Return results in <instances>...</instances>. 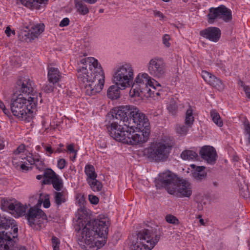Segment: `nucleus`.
Segmentation results:
<instances>
[{"instance_id": "obj_1", "label": "nucleus", "mask_w": 250, "mask_h": 250, "mask_svg": "<svg viewBox=\"0 0 250 250\" xmlns=\"http://www.w3.org/2000/svg\"><path fill=\"white\" fill-rule=\"evenodd\" d=\"M77 69L79 82L84 87L85 93L89 96L100 92L104 83V74L98 61L89 57L82 59Z\"/></svg>"}, {"instance_id": "obj_2", "label": "nucleus", "mask_w": 250, "mask_h": 250, "mask_svg": "<svg viewBox=\"0 0 250 250\" xmlns=\"http://www.w3.org/2000/svg\"><path fill=\"white\" fill-rule=\"evenodd\" d=\"M129 122L133 126L132 132L137 145L146 142L150 134V124L145 114L134 106Z\"/></svg>"}, {"instance_id": "obj_3", "label": "nucleus", "mask_w": 250, "mask_h": 250, "mask_svg": "<svg viewBox=\"0 0 250 250\" xmlns=\"http://www.w3.org/2000/svg\"><path fill=\"white\" fill-rule=\"evenodd\" d=\"M86 210L84 208H81L78 210V216L77 225L75 227L76 231L77 240L83 249L85 250H97L104 246L106 241L105 239L95 241L98 237L96 233L94 231H89V233L81 231V223L83 219V214H85Z\"/></svg>"}, {"instance_id": "obj_4", "label": "nucleus", "mask_w": 250, "mask_h": 250, "mask_svg": "<svg viewBox=\"0 0 250 250\" xmlns=\"http://www.w3.org/2000/svg\"><path fill=\"white\" fill-rule=\"evenodd\" d=\"M161 234L156 228L139 231L131 240L130 247L133 250H151L160 240Z\"/></svg>"}, {"instance_id": "obj_5", "label": "nucleus", "mask_w": 250, "mask_h": 250, "mask_svg": "<svg viewBox=\"0 0 250 250\" xmlns=\"http://www.w3.org/2000/svg\"><path fill=\"white\" fill-rule=\"evenodd\" d=\"M129 94L133 97H150L152 94H154V91L152 93L150 87L153 89H156V86L161 87L160 83L152 79L148 74L146 73H140L133 80L131 86Z\"/></svg>"}, {"instance_id": "obj_6", "label": "nucleus", "mask_w": 250, "mask_h": 250, "mask_svg": "<svg viewBox=\"0 0 250 250\" xmlns=\"http://www.w3.org/2000/svg\"><path fill=\"white\" fill-rule=\"evenodd\" d=\"M38 100L35 97L29 96L27 99L23 94H19L16 99L11 101V110L14 116L24 120L32 117L33 109L37 106Z\"/></svg>"}, {"instance_id": "obj_7", "label": "nucleus", "mask_w": 250, "mask_h": 250, "mask_svg": "<svg viewBox=\"0 0 250 250\" xmlns=\"http://www.w3.org/2000/svg\"><path fill=\"white\" fill-rule=\"evenodd\" d=\"M124 125L125 127L119 125L118 121H113L110 125H106V128L110 136L117 141L131 145H137L132 132L133 126L130 122L124 124Z\"/></svg>"}, {"instance_id": "obj_8", "label": "nucleus", "mask_w": 250, "mask_h": 250, "mask_svg": "<svg viewBox=\"0 0 250 250\" xmlns=\"http://www.w3.org/2000/svg\"><path fill=\"white\" fill-rule=\"evenodd\" d=\"M134 76L132 65L130 63L124 62L117 65L114 69L113 81L115 84L125 89L131 86Z\"/></svg>"}, {"instance_id": "obj_9", "label": "nucleus", "mask_w": 250, "mask_h": 250, "mask_svg": "<svg viewBox=\"0 0 250 250\" xmlns=\"http://www.w3.org/2000/svg\"><path fill=\"white\" fill-rule=\"evenodd\" d=\"M109 225V219L104 215H100L99 219L86 223L82 229H81V231L87 233L94 231L96 233L97 236L105 238L107 235ZM83 226V224H82L81 227Z\"/></svg>"}, {"instance_id": "obj_10", "label": "nucleus", "mask_w": 250, "mask_h": 250, "mask_svg": "<svg viewBox=\"0 0 250 250\" xmlns=\"http://www.w3.org/2000/svg\"><path fill=\"white\" fill-rule=\"evenodd\" d=\"M171 147L163 142H155L151 144L147 150L148 158L155 161H164L168 156Z\"/></svg>"}, {"instance_id": "obj_11", "label": "nucleus", "mask_w": 250, "mask_h": 250, "mask_svg": "<svg viewBox=\"0 0 250 250\" xmlns=\"http://www.w3.org/2000/svg\"><path fill=\"white\" fill-rule=\"evenodd\" d=\"M178 179L175 174L169 171L159 174L155 179L156 186L158 188L163 187L170 194H174L176 184Z\"/></svg>"}, {"instance_id": "obj_12", "label": "nucleus", "mask_w": 250, "mask_h": 250, "mask_svg": "<svg viewBox=\"0 0 250 250\" xmlns=\"http://www.w3.org/2000/svg\"><path fill=\"white\" fill-rule=\"evenodd\" d=\"M147 67L148 72L154 78H162L166 75V65L161 58L156 57L151 59Z\"/></svg>"}, {"instance_id": "obj_13", "label": "nucleus", "mask_w": 250, "mask_h": 250, "mask_svg": "<svg viewBox=\"0 0 250 250\" xmlns=\"http://www.w3.org/2000/svg\"><path fill=\"white\" fill-rule=\"evenodd\" d=\"M134 106L125 105L116 107L111 111L113 121H123L124 124H128L130 120Z\"/></svg>"}, {"instance_id": "obj_14", "label": "nucleus", "mask_w": 250, "mask_h": 250, "mask_svg": "<svg viewBox=\"0 0 250 250\" xmlns=\"http://www.w3.org/2000/svg\"><path fill=\"white\" fill-rule=\"evenodd\" d=\"M25 218L29 225L32 227L40 225L42 220L46 219V215L43 211L36 207H32L28 210Z\"/></svg>"}, {"instance_id": "obj_15", "label": "nucleus", "mask_w": 250, "mask_h": 250, "mask_svg": "<svg viewBox=\"0 0 250 250\" xmlns=\"http://www.w3.org/2000/svg\"><path fill=\"white\" fill-rule=\"evenodd\" d=\"M175 191L174 195L180 197L189 198L192 193L191 184L186 180H178L176 184Z\"/></svg>"}, {"instance_id": "obj_16", "label": "nucleus", "mask_w": 250, "mask_h": 250, "mask_svg": "<svg viewBox=\"0 0 250 250\" xmlns=\"http://www.w3.org/2000/svg\"><path fill=\"white\" fill-rule=\"evenodd\" d=\"M221 34L220 29L216 27H209L200 32V36L215 42L219 41Z\"/></svg>"}, {"instance_id": "obj_17", "label": "nucleus", "mask_w": 250, "mask_h": 250, "mask_svg": "<svg viewBox=\"0 0 250 250\" xmlns=\"http://www.w3.org/2000/svg\"><path fill=\"white\" fill-rule=\"evenodd\" d=\"M200 154L201 158L209 164L214 163L216 160V152L212 146H203L200 150Z\"/></svg>"}, {"instance_id": "obj_18", "label": "nucleus", "mask_w": 250, "mask_h": 250, "mask_svg": "<svg viewBox=\"0 0 250 250\" xmlns=\"http://www.w3.org/2000/svg\"><path fill=\"white\" fill-rule=\"evenodd\" d=\"M202 77L208 83L218 90L222 91L224 89V86L222 81L209 72L205 70L202 71Z\"/></svg>"}, {"instance_id": "obj_19", "label": "nucleus", "mask_w": 250, "mask_h": 250, "mask_svg": "<svg viewBox=\"0 0 250 250\" xmlns=\"http://www.w3.org/2000/svg\"><path fill=\"white\" fill-rule=\"evenodd\" d=\"M33 83L28 78H24L23 80L20 82L19 83V91L20 94L22 93L24 95H31L32 97H35L37 99V96L32 94L33 92Z\"/></svg>"}, {"instance_id": "obj_20", "label": "nucleus", "mask_w": 250, "mask_h": 250, "mask_svg": "<svg viewBox=\"0 0 250 250\" xmlns=\"http://www.w3.org/2000/svg\"><path fill=\"white\" fill-rule=\"evenodd\" d=\"M61 77V73L58 68L50 67L48 69V79L50 83L53 84L58 83Z\"/></svg>"}, {"instance_id": "obj_21", "label": "nucleus", "mask_w": 250, "mask_h": 250, "mask_svg": "<svg viewBox=\"0 0 250 250\" xmlns=\"http://www.w3.org/2000/svg\"><path fill=\"white\" fill-rule=\"evenodd\" d=\"M26 206H24L21 203L14 201V207L12 208L11 213L16 217L24 216L25 214Z\"/></svg>"}, {"instance_id": "obj_22", "label": "nucleus", "mask_w": 250, "mask_h": 250, "mask_svg": "<svg viewBox=\"0 0 250 250\" xmlns=\"http://www.w3.org/2000/svg\"><path fill=\"white\" fill-rule=\"evenodd\" d=\"M54 202L57 207H60L66 201L67 192L66 190L56 191L53 193Z\"/></svg>"}, {"instance_id": "obj_23", "label": "nucleus", "mask_w": 250, "mask_h": 250, "mask_svg": "<svg viewBox=\"0 0 250 250\" xmlns=\"http://www.w3.org/2000/svg\"><path fill=\"white\" fill-rule=\"evenodd\" d=\"M220 19L229 22L232 19L231 11L224 5L219 6Z\"/></svg>"}, {"instance_id": "obj_24", "label": "nucleus", "mask_w": 250, "mask_h": 250, "mask_svg": "<svg viewBox=\"0 0 250 250\" xmlns=\"http://www.w3.org/2000/svg\"><path fill=\"white\" fill-rule=\"evenodd\" d=\"M120 89H124L117 84L110 86L107 90L108 97L112 100L118 99L120 97Z\"/></svg>"}, {"instance_id": "obj_25", "label": "nucleus", "mask_w": 250, "mask_h": 250, "mask_svg": "<svg viewBox=\"0 0 250 250\" xmlns=\"http://www.w3.org/2000/svg\"><path fill=\"white\" fill-rule=\"evenodd\" d=\"M82 0H75V8L79 14L81 15H85L89 12V9L87 5Z\"/></svg>"}, {"instance_id": "obj_26", "label": "nucleus", "mask_w": 250, "mask_h": 250, "mask_svg": "<svg viewBox=\"0 0 250 250\" xmlns=\"http://www.w3.org/2000/svg\"><path fill=\"white\" fill-rule=\"evenodd\" d=\"M23 5L30 9H39L40 4L47 0H20Z\"/></svg>"}, {"instance_id": "obj_27", "label": "nucleus", "mask_w": 250, "mask_h": 250, "mask_svg": "<svg viewBox=\"0 0 250 250\" xmlns=\"http://www.w3.org/2000/svg\"><path fill=\"white\" fill-rule=\"evenodd\" d=\"M208 22L213 23L217 19H220L219 6L217 7H211L208 9V13L207 15Z\"/></svg>"}, {"instance_id": "obj_28", "label": "nucleus", "mask_w": 250, "mask_h": 250, "mask_svg": "<svg viewBox=\"0 0 250 250\" xmlns=\"http://www.w3.org/2000/svg\"><path fill=\"white\" fill-rule=\"evenodd\" d=\"M193 111L194 109L193 107L189 105L185 113V118L184 121L185 124L187 125L188 126H192L194 121Z\"/></svg>"}, {"instance_id": "obj_29", "label": "nucleus", "mask_w": 250, "mask_h": 250, "mask_svg": "<svg viewBox=\"0 0 250 250\" xmlns=\"http://www.w3.org/2000/svg\"><path fill=\"white\" fill-rule=\"evenodd\" d=\"M84 172L87 176L86 182L94 180L97 177L94 167L91 165H87L85 167Z\"/></svg>"}, {"instance_id": "obj_30", "label": "nucleus", "mask_w": 250, "mask_h": 250, "mask_svg": "<svg viewBox=\"0 0 250 250\" xmlns=\"http://www.w3.org/2000/svg\"><path fill=\"white\" fill-rule=\"evenodd\" d=\"M58 175L51 169H46L43 173V181L44 184H51V182L55 179Z\"/></svg>"}, {"instance_id": "obj_31", "label": "nucleus", "mask_w": 250, "mask_h": 250, "mask_svg": "<svg viewBox=\"0 0 250 250\" xmlns=\"http://www.w3.org/2000/svg\"><path fill=\"white\" fill-rule=\"evenodd\" d=\"M5 240L10 241L11 236L10 234H8L7 232L4 231H0V250H8L7 244H5Z\"/></svg>"}, {"instance_id": "obj_32", "label": "nucleus", "mask_w": 250, "mask_h": 250, "mask_svg": "<svg viewBox=\"0 0 250 250\" xmlns=\"http://www.w3.org/2000/svg\"><path fill=\"white\" fill-rule=\"evenodd\" d=\"M44 29L43 24H37L32 26L30 32H31V36L35 39L44 31Z\"/></svg>"}, {"instance_id": "obj_33", "label": "nucleus", "mask_w": 250, "mask_h": 250, "mask_svg": "<svg viewBox=\"0 0 250 250\" xmlns=\"http://www.w3.org/2000/svg\"><path fill=\"white\" fill-rule=\"evenodd\" d=\"M181 157L184 160H193L198 157L197 153L191 150H185L181 154Z\"/></svg>"}, {"instance_id": "obj_34", "label": "nucleus", "mask_w": 250, "mask_h": 250, "mask_svg": "<svg viewBox=\"0 0 250 250\" xmlns=\"http://www.w3.org/2000/svg\"><path fill=\"white\" fill-rule=\"evenodd\" d=\"M210 115L212 121L216 125L219 127H222L223 125V122L216 110H211L210 112Z\"/></svg>"}, {"instance_id": "obj_35", "label": "nucleus", "mask_w": 250, "mask_h": 250, "mask_svg": "<svg viewBox=\"0 0 250 250\" xmlns=\"http://www.w3.org/2000/svg\"><path fill=\"white\" fill-rule=\"evenodd\" d=\"M53 188L56 191H61L63 189V183L62 180L59 177V175L57 176L51 182Z\"/></svg>"}, {"instance_id": "obj_36", "label": "nucleus", "mask_w": 250, "mask_h": 250, "mask_svg": "<svg viewBox=\"0 0 250 250\" xmlns=\"http://www.w3.org/2000/svg\"><path fill=\"white\" fill-rule=\"evenodd\" d=\"M91 189L94 192L100 191L103 188L102 183L95 178L87 182Z\"/></svg>"}, {"instance_id": "obj_37", "label": "nucleus", "mask_w": 250, "mask_h": 250, "mask_svg": "<svg viewBox=\"0 0 250 250\" xmlns=\"http://www.w3.org/2000/svg\"><path fill=\"white\" fill-rule=\"evenodd\" d=\"M14 202H13L11 200H8L5 198H2L0 201L1 208L3 210L12 211L14 207Z\"/></svg>"}, {"instance_id": "obj_38", "label": "nucleus", "mask_w": 250, "mask_h": 250, "mask_svg": "<svg viewBox=\"0 0 250 250\" xmlns=\"http://www.w3.org/2000/svg\"><path fill=\"white\" fill-rule=\"evenodd\" d=\"M12 163L16 166H19L21 163H26L25 157L23 155L13 154Z\"/></svg>"}, {"instance_id": "obj_39", "label": "nucleus", "mask_w": 250, "mask_h": 250, "mask_svg": "<svg viewBox=\"0 0 250 250\" xmlns=\"http://www.w3.org/2000/svg\"><path fill=\"white\" fill-rule=\"evenodd\" d=\"M20 36L21 40L26 42H30L34 40L31 36V32L25 30L21 31Z\"/></svg>"}, {"instance_id": "obj_40", "label": "nucleus", "mask_w": 250, "mask_h": 250, "mask_svg": "<svg viewBox=\"0 0 250 250\" xmlns=\"http://www.w3.org/2000/svg\"><path fill=\"white\" fill-rule=\"evenodd\" d=\"M191 127V126H188L187 125H178L176 127V132L181 135H186L189 128Z\"/></svg>"}, {"instance_id": "obj_41", "label": "nucleus", "mask_w": 250, "mask_h": 250, "mask_svg": "<svg viewBox=\"0 0 250 250\" xmlns=\"http://www.w3.org/2000/svg\"><path fill=\"white\" fill-rule=\"evenodd\" d=\"M26 160L30 164H36L37 167L39 169L42 168L43 167V163L42 161L39 160V159H34L31 156H27L25 161Z\"/></svg>"}, {"instance_id": "obj_42", "label": "nucleus", "mask_w": 250, "mask_h": 250, "mask_svg": "<svg viewBox=\"0 0 250 250\" xmlns=\"http://www.w3.org/2000/svg\"><path fill=\"white\" fill-rule=\"evenodd\" d=\"M11 221V220L8 219L5 217L0 216V229L1 228L6 229L7 228H9L10 225L12 224Z\"/></svg>"}, {"instance_id": "obj_43", "label": "nucleus", "mask_w": 250, "mask_h": 250, "mask_svg": "<svg viewBox=\"0 0 250 250\" xmlns=\"http://www.w3.org/2000/svg\"><path fill=\"white\" fill-rule=\"evenodd\" d=\"M166 221L173 225H178L179 221L177 217L171 214H167L165 217Z\"/></svg>"}, {"instance_id": "obj_44", "label": "nucleus", "mask_w": 250, "mask_h": 250, "mask_svg": "<svg viewBox=\"0 0 250 250\" xmlns=\"http://www.w3.org/2000/svg\"><path fill=\"white\" fill-rule=\"evenodd\" d=\"M167 108L170 114L172 115H175L178 108L176 103L175 101L171 102Z\"/></svg>"}, {"instance_id": "obj_45", "label": "nucleus", "mask_w": 250, "mask_h": 250, "mask_svg": "<svg viewBox=\"0 0 250 250\" xmlns=\"http://www.w3.org/2000/svg\"><path fill=\"white\" fill-rule=\"evenodd\" d=\"M194 178L197 181H201L206 177L205 172H194L193 173Z\"/></svg>"}, {"instance_id": "obj_46", "label": "nucleus", "mask_w": 250, "mask_h": 250, "mask_svg": "<svg viewBox=\"0 0 250 250\" xmlns=\"http://www.w3.org/2000/svg\"><path fill=\"white\" fill-rule=\"evenodd\" d=\"M170 40V36L168 34H165L162 38V42L164 45L167 47H169L170 46L169 41Z\"/></svg>"}, {"instance_id": "obj_47", "label": "nucleus", "mask_w": 250, "mask_h": 250, "mask_svg": "<svg viewBox=\"0 0 250 250\" xmlns=\"http://www.w3.org/2000/svg\"><path fill=\"white\" fill-rule=\"evenodd\" d=\"M52 243L54 250H59L60 241L56 237H53Z\"/></svg>"}, {"instance_id": "obj_48", "label": "nucleus", "mask_w": 250, "mask_h": 250, "mask_svg": "<svg viewBox=\"0 0 250 250\" xmlns=\"http://www.w3.org/2000/svg\"><path fill=\"white\" fill-rule=\"evenodd\" d=\"M25 149V146L24 145H20L14 151L13 154H20L21 155H24L23 154V151Z\"/></svg>"}, {"instance_id": "obj_49", "label": "nucleus", "mask_w": 250, "mask_h": 250, "mask_svg": "<svg viewBox=\"0 0 250 250\" xmlns=\"http://www.w3.org/2000/svg\"><path fill=\"white\" fill-rule=\"evenodd\" d=\"M42 146L44 147V148L46 152V154L48 156H50L51 154L54 153V150L52 149V147L49 146H45L43 144H42Z\"/></svg>"}, {"instance_id": "obj_50", "label": "nucleus", "mask_w": 250, "mask_h": 250, "mask_svg": "<svg viewBox=\"0 0 250 250\" xmlns=\"http://www.w3.org/2000/svg\"><path fill=\"white\" fill-rule=\"evenodd\" d=\"M66 161L64 159H60L58 161L57 166L59 168L62 169L64 168L66 166Z\"/></svg>"}, {"instance_id": "obj_51", "label": "nucleus", "mask_w": 250, "mask_h": 250, "mask_svg": "<svg viewBox=\"0 0 250 250\" xmlns=\"http://www.w3.org/2000/svg\"><path fill=\"white\" fill-rule=\"evenodd\" d=\"M191 167L195 169V171L194 172H205L204 170L205 168V167L204 166H196L195 165H191Z\"/></svg>"}, {"instance_id": "obj_52", "label": "nucleus", "mask_w": 250, "mask_h": 250, "mask_svg": "<svg viewBox=\"0 0 250 250\" xmlns=\"http://www.w3.org/2000/svg\"><path fill=\"white\" fill-rule=\"evenodd\" d=\"M89 200L90 202V203L92 204L96 205L99 202V199L98 198L93 195H89L88 196Z\"/></svg>"}, {"instance_id": "obj_53", "label": "nucleus", "mask_w": 250, "mask_h": 250, "mask_svg": "<svg viewBox=\"0 0 250 250\" xmlns=\"http://www.w3.org/2000/svg\"><path fill=\"white\" fill-rule=\"evenodd\" d=\"M53 86L50 84H46L43 86V89L44 92L46 93H50L53 91Z\"/></svg>"}, {"instance_id": "obj_54", "label": "nucleus", "mask_w": 250, "mask_h": 250, "mask_svg": "<svg viewBox=\"0 0 250 250\" xmlns=\"http://www.w3.org/2000/svg\"><path fill=\"white\" fill-rule=\"evenodd\" d=\"M69 19L67 18L63 19L60 23L59 26L60 27H64L68 25L69 23Z\"/></svg>"}, {"instance_id": "obj_55", "label": "nucleus", "mask_w": 250, "mask_h": 250, "mask_svg": "<svg viewBox=\"0 0 250 250\" xmlns=\"http://www.w3.org/2000/svg\"><path fill=\"white\" fill-rule=\"evenodd\" d=\"M0 108L2 109L3 113L6 115H8L10 113L8 109H6L4 103L0 100Z\"/></svg>"}, {"instance_id": "obj_56", "label": "nucleus", "mask_w": 250, "mask_h": 250, "mask_svg": "<svg viewBox=\"0 0 250 250\" xmlns=\"http://www.w3.org/2000/svg\"><path fill=\"white\" fill-rule=\"evenodd\" d=\"M153 14L155 17L159 18L160 20H163L165 18V16L160 11L157 10L154 11Z\"/></svg>"}, {"instance_id": "obj_57", "label": "nucleus", "mask_w": 250, "mask_h": 250, "mask_svg": "<svg viewBox=\"0 0 250 250\" xmlns=\"http://www.w3.org/2000/svg\"><path fill=\"white\" fill-rule=\"evenodd\" d=\"M43 206L45 208H48L50 206L48 195H46L43 202Z\"/></svg>"}, {"instance_id": "obj_58", "label": "nucleus", "mask_w": 250, "mask_h": 250, "mask_svg": "<svg viewBox=\"0 0 250 250\" xmlns=\"http://www.w3.org/2000/svg\"><path fill=\"white\" fill-rule=\"evenodd\" d=\"M67 150L71 153H75L77 152V150H76L74 148L73 144H70L67 146Z\"/></svg>"}, {"instance_id": "obj_59", "label": "nucleus", "mask_w": 250, "mask_h": 250, "mask_svg": "<svg viewBox=\"0 0 250 250\" xmlns=\"http://www.w3.org/2000/svg\"><path fill=\"white\" fill-rule=\"evenodd\" d=\"M59 147H58L55 150H54V153H60L61 152H63L65 151V149L62 148V147L63 146V144H59Z\"/></svg>"}, {"instance_id": "obj_60", "label": "nucleus", "mask_w": 250, "mask_h": 250, "mask_svg": "<svg viewBox=\"0 0 250 250\" xmlns=\"http://www.w3.org/2000/svg\"><path fill=\"white\" fill-rule=\"evenodd\" d=\"M245 131L249 135L248 141L250 143V124H248L245 125Z\"/></svg>"}, {"instance_id": "obj_61", "label": "nucleus", "mask_w": 250, "mask_h": 250, "mask_svg": "<svg viewBox=\"0 0 250 250\" xmlns=\"http://www.w3.org/2000/svg\"><path fill=\"white\" fill-rule=\"evenodd\" d=\"M5 34L7 35L8 37H9L11 35V33H12L13 34H15V31H12L11 28L8 26L6 27V30L5 31Z\"/></svg>"}, {"instance_id": "obj_62", "label": "nucleus", "mask_w": 250, "mask_h": 250, "mask_svg": "<svg viewBox=\"0 0 250 250\" xmlns=\"http://www.w3.org/2000/svg\"><path fill=\"white\" fill-rule=\"evenodd\" d=\"M243 90L245 92L247 97L250 99V87L249 86L244 87Z\"/></svg>"}, {"instance_id": "obj_63", "label": "nucleus", "mask_w": 250, "mask_h": 250, "mask_svg": "<svg viewBox=\"0 0 250 250\" xmlns=\"http://www.w3.org/2000/svg\"><path fill=\"white\" fill-rule=\"evenodd\" d=\"M5 146L3 138L0 136V150L2 149Z\"/></svg>"}, {"instance_id": "obj_64", "label": "nucleus", "mask_w": 250, "mask_h": 250, "mask_svg": "<svg viewBox=\"0 0 250 250\" xmlns=\"http://www.w3.org/2000/svg\"><path fill=\"white\" fill-rule=\"evenodd\" d=\"M25 164H27L26 162V163H21V165H20V166H21V168L22 169L27 170H28V167L26 166Z\"/></svg>"}]
</instances>
